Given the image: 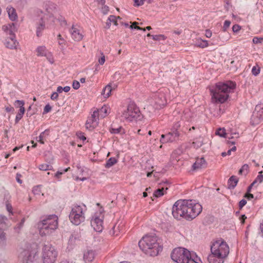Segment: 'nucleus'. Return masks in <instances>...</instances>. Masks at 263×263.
Returning a JSON list of instances; mask_svg holds the SVG:
<instances>
[{
  "label": "nucleus",
  "instance_id": "obj_1",
  "mask_svg": "<svg viewBox=\"0 0 263 263\" xmlns=\"http://www.w3.org/2000/svg\"><path fill=\"white\" fill-rule=\"evenodd\" d=\"M202 207L199 203L193 200H179L172 207V215L177 219L184 218L191 220L196 218L202 211Z\"/></svg>",
  "mask_w": 263,
  "mask_h": 263
},
{
  "label": "nucleus",
  "instance_id": "obj_2",
  "mask_svg": "<svg viewBox=\"0 0 263 263\" xmlns=\"http://www.w3.org/2000/svg\"><path fill=\"white\" fill-rule=\"evenodd\" d=\"M235 87V83L231 81L217 83L210 89L212 102L214 103H224L229 98L230 93L233 92Z\"/></svg>",
  "mask_w": 263,
  "mask_h": 263
},
{
  "label": "nucleus",
  "instance_id": "obj_3",
  "mask_svg": "<svg viewBox=\"0 0 263 263\" xmlns=\"http://www.w3.org/2000/svg\"><path fill=\"white\" fill-rule=\"evenodd\" d=\"M140 249L146 254L156 256L162 250L156 236L146 235L139 241Z\"/></svg>",
  "mask_w": 263,
  "mask_h": 263
},
{
  "label": "nucleus",
  "instance_id": "obj_4",
  "mask_svg": "<svg viewBox=\"0 0 263 263\" xmlns=\"http://www.w3.org/2000/svg\"><path fill=\"white\" fill-rule=\"evenodd\" d=\"M172 259L177 263H200L201 260L195 254L185 248L179 247L174 249L171 253Z\"/></svg>",
  "mask_w": 263,
  "mask_h": 263
},
{
  "label": "nucleus",
  "instance_id": "obj_5",
  "mask_svg": "<svg viewBox=\"0 0 263 263\" xmlns=\"http://www.w3.org/2000/svg\"><path fill=\"white\" fill-rule=\"evenodd\" d=\"M58 227V217L51 215L38 222L37 228L41 236H45L52 233Z\"/></svg>",
  "mask_w": 263,
  "mask_h": 263
},
{
  "label": "nucleus",
  "instance_id": "obj_6",
  "mask_svg": "<svg viewBox=\"0 0 263 263\" xmlns=\"http://www.w3.org/2000/svg\"><path fill=\"white\" fill-rule=\"evenodd\" d=\"M86 211L87 207L84 204H73L69 215V220L74 225L80 224L85 220Z\"/></svg>",
  "mask_w": 263,
  "mask_h": 263
},
{
  "label": "nucleus",
  "instance_id": "obj_7",
  "mask_svg": "<svg viewBox=\"0 0 263 263\" xmlns=\"http://www.w3.org/2000/svg\"><path fill=\"white\" fill-rule=\"evenodd\" d=\"M58 252L51 244H44L42 249V259L43 263H54Z\"/></svg>",
  "mask_w": 263,
  "mask_h": 263
},
{
  "label": "nucleus",
  "instance_id": "obj_8",
  "mask_svg": "<svg viewBox=\"0 0 263 263\" xmlns=\"http://www.w3.org/2000/svg\"><path fill=\"white\" fill-rule=\"evenodd\" d=\"M211 252L226 258L229 253V247L223 240H218L213 242L211 246Z\"/></svg>",
  "mask_w": 263,
  "mask_h": 263
},
{
  "label": "nucleus",
  "instance_id": "obj_9",
  "mask_svg": "<svg viewBox=\"0 0 263 263\" xmlns=\"http://www.w3.org/2000/svg\"><path fill=\"white\" fill-rule=\"evenodd\" d=\"M140 116L139 108L134 103H129L122 113V117L128 121L137 119Z\"/></svg>",
  "mask_w": 263,
  "mask_h": 263
},
{
  "label": "nucleus",
  "instance_id": "obj_10",
  "mask_svg": "<svg viewBox=\"0 0 263 263\" xmlns=\"http://www.w3.org/2000/svg\"><path fill=\"white\" fill-rule=\"evenodd\" d=\"M104 214L102 211L96 212L92 217L91 226L96 232L102 231L103 226Z\"/></svg>",
  "mask_w": 263,
  "mask_h": 263
},
{
  "label": "nucleus",
  "instance_id": "obj_11",
  "mask_svg": "<svg viewBox=\"0 0 263 263\" xmlns=\"http://www.w3.org/2000/svg\"><path fill=\"white\" fill-rule=\"evenodd\" d=\"M263 120V105L258 104L255 106V110L251 118V123L257 125Z\"/></svg>",
  "mask_w": 263,
  "mask_h": 263
},
{
  "label": "nucleus",
  "instance_id": "obj_12",
  "mask_svg": "<svg viewBox=\"0 0 263 263\" xmlns=\"http://www.w3.org/2000/svg\"><path fill=\"white\" fill-rule=\"evenodd\" d=\"M14 24L12 23L11 25H8V26H4L3 29L9 30V34L11 35L10 37H8L5 42V45L6 47L13 49H15L18 45V42L15 39V36L12 32V30L11 29L12 26L14 27Z\"/></svg>",
  "mask_w": 263,
  "mask_h": 263
},
{
  "label": "nucleus",
  "instance_id": "obj_13",
  "mask_svg": "<svg viewBox=\"0 0 263 263\" xmlns=\"http://www.w3.org/2000/svg\"><path fill=\"white\" fill-rule=\"evenodd\" d=\"M98 111H93L91 116L88 118L85 124L86 129L90 131H92L98 125Z\"/></svg>",
  "mask_w": 263,
  "mask_h": 263
},
{
  "label": "nucleus",
  "instance_id": "obj_14",
  "mask_svg": "<svg viewBox=\"0 0 263 263\" xmlns=\"http://www.w3.org/2000/svg\"><path fill=\"white\" fill-rule=\"evenodd\" d=\"M35 51L37 57H45L50 64H53L54 60L51 52L48 51L45 46H38Z\"/></svg>",
  "mask_w": 263,
  "mask_h": 263
},
{
  "label": "nucleus",
  "instance_id": "obj_15",
  "mask_svg": "<svg viewBox=\"0 0 263 263\" xmlns=\"http://www.w3.org/2000/svg\"><path fill=\"white\" fill-rule=\"evenodd\" d=\"M154 107L156 109L162 108L166 103L164 93L160 91L155 95L153 98Z\"/></svg>",
  "mask_w": 263,
  "mask_h": 263
},
{
  "label": "nucleus",
  "instance_id": "obj_16",
  "mask_svg": "<svg viewBox=\"0 0 263 263\" xmlns=\"http://www.w3.org/2000/svg\"><path fill=\"white\" fill-rule=\"evenodd\" d=\"M180 134L176 129L171 130L165 135L162 134L160 139V142L162 143L167 142H173L178 139Z\"/></svg>",
  "mask_w": 263,
  "mask_h": 263
},
{
  "label": "nucleus",
  "instance_id": "obj_17",
  "mask_svg": "<svg viewBox=\"0 0 263 263\" xmlns=\"http://www.w3.org/2000/svg\"><path fill=\"white\" fill-rule=\"evenodd\" d=\"M34 254L30 250H24L20 254L19 257L23 263H33Z\"/></svg>",
  "mask_w": 263,
  "mask_h": 263
},
{
  "label": "nucleus",
  "instance_id": "obj_18",
  "mask_svg": "<svg viewBox=\"0 0 263 263\" xmlns=\"http://www.w3.org/2000/svg\"><path fill=\"white\" fill-rule=\"evenodd\" d=\"M70 33L71 34L72 38L77 42L81 41L83 38V34L81 29L79 27L74 25H72L70 30Z\"/></svg>",
  "mask_w": 263,
  "mask_h": 263
},
{
  "label": "nucleus",
  "instance_id": "obj_19",
  "mask_svg": "<svg viewBox=\"0 0 263 263\" xmlns=\"http://www.w3.org/2000/svg\"><path fill=\"white\" fill-rule=\"evenodd\" d=\"M124 228V223L121 220H118L116 223L114 224L112 229L110 231V234L118 236L120 232H122Z\"/></svg>",
  "mask_w": 263,
  "mask_h": 263
},
{
  "label": "nucleus",
  "instance_id": "obj_20",
  "mask_svg": "<svg viewBox=\"0 0 263 263\" xmlns=\"http://www.w3.org/2000/svg\"><path fill=\"white\" fill-rule=\"evenodd\" d=\"M224 259L221 256H219L218 254L212 252L208 257L209 263H223Z\"/></svg>",
  "mask_w": 263,
  "mask_h": 263
},
{
  "label": "nucleus",
  "instance_id": "obj_21",
  "mask_svg": "<svg viewBox=\"0 0 263 263\" xmlns=\"http://www.w3.org/2000/svg\"><path fill=\"white\" fill-rule=\"evenodd\" d=\"M206 166L205 160L203 158L197 159L192 165L193 171H197L199 169L204 168Z\"/></svg>",
  "mask_w": 263,
  "mask_h": 263
},
{
  "label": "nucleus",
  "instance_id": "obj_22",
  "mask_svg": "<svg viewBox=\"0 0 263 263\" xmlns=\"http://www.w3.org/2000/svg\"><path fill=\"white\" fill-rule=\"evenodd\" d=\"M46 12L50 15H53L57 11V5L51 2H48L45 4Z\"/></svg>",
  "mask_w": 263,
  "mask_h": 263
},
{
  "label": "nucleus",
  "instance_id": "obj_23",
  "mask_svg": "<svg viewBox=\"0 0 263 263\" xmlns=\"http://www.w3.org/2000/svg\"><path fill=\"white\" fill-rule=\"evenodd\" d=\"M95 258V253L92 250H87L84 253L83 259L86 263H90Z\"/></svg>",
  "mask_w": 263,
  "mask_h": 263
},
{
  "label": "nucleus",
  "instance_id": "obj_24",
  "mask_svg": "<svg viewBox=\"0 0 263 263\" xmlns=\"http://www.w3.org/2000/svg\"><path fill=\"white\" fill-rule=\"evenodd\" d=\"M109 107L104 105L100 109H96L95 111H98V117L104 118L109 114Z\"/></svg>",
  "mask_w": 263,
  "mask_h": 263
},
{
  "label": "nucleus",
  "instance_id": "obj_25",
  "mask_svg": "<svg viewBox=\"0 0 263 263\" xmlns=\"http://www.w3.org/2000/svg\"><path fill=\"white\" fill-rule=\"evenodd\" d=\"M7 11L8 12L9 18L12 21H15L17 18V15L15 9L12 7L9 6L7 8Z\"/></svg>",
  "mask_w": 263,
  "mask_h": 263
},
{
  "label": "nucleus",
  "instance_id": "obj_26",
  "mask_svg": "<svg viewBox=\"0 0 263 263\" xmlns=\"http://www.w3.org/2000/svg\"><path fill=\"white\" fill-rule=\"evenodd\" d=\"M49 131L46 129L45 131L42 132L39 137L36 138V141L40 143L43 144L45 143V140L49 135Z\"/></svg>",
  "mask_w": 263,
  "mask_h": 263
},
{
  "label": "nucleus",
  "instance_id": "obj_27",
  "mask_svg": "<svg viewBox=\"0 0 263 263\" xmlns=\"http://www.w3.org/2000/svg\"><path fill=\"white\" fill-rule=\"evenodd\" d=\"M238 180L235 176H231L228 180L229 189H234L238 183Z\"/></svg>",
  "mask_w": 263,
  "mask_h": 263
},
{
  "label": "nucleus",
  "instance_id": "obj_28",
  "mask_svg": "<svg viewBox=\"0 0 263 263\" xmlns=\"http://www.w3.org/2000/svg\"><path fill=\"white\" fill-rule=\"evenodd\" d=\"M111 91L112 87L110 84H108L106 85L103 89L102 95L105 98H108L111 94Z\"/></svg>",
  "mask_w": 263,
  "mask_h": 263
},
{
  "label": "nucleus",
  "instance_id": "obj_29",
  "mask_svg": "<svg viewBox=\"0 0 263 263\" xmlns=\"http://www.w3.org/2000/svg\"><path fill=\"white\" fill-rule=\"evenodd\" d=\"M195 45L200 48H205L209 46L208 42L206 40H203L201 39H198L196 40Z\"/></svg>",
  "mask_w": 263,
  "mask_h": 263
},
{
  "label": "nucleus",
  "instance_id": "obj_30",
  "mask_svg": "<svg viewBox=\"0 0 263 263\" xmlns=\"http://www.w3.org/2000/svg\"><path fill=\"white\" fill-rule=\"evenodd\" d=\"M117 159L114 157L110 158L105 164L106 168H110L117 162Z\"/></svg>",
  "mask_w": 263,
  "mask_h": 263
},
{
  "label": "nucleus",
  "instance_id": "obj_31",
  "mask_svg": "<svg viewBox=\"0 0 263 263\" xmlns=\"http://www.w3.org/2000/svg\"><path fill=\"white\" fill-rule=\"evenodd\" d=\"M7 218L3 215H0V230L5 229L7 227L6 221Z\"/></svg>",
  "mask_w": 263,
  "mask_h": 263
},
{
  "label": "nucleus",
  "instance_id": "obj_32",
  "mask_svg": "<svg viewBox=\"0 0 263 263\" xmlns=\"http://www.w3.org/2000/svg\"><path fill=\"white\" fill-rule=\"evenodd\" d=\"M25 111V109H23L22 108L21 109H19V111L17 115H16L15 119V123H17L23 118L24 113Z\"/></svg>",
  "mask_w": 263,
  "mask_h": 263
},
{
  "label": "nucleus",
  "instance_id": "obj_33",
  "mask_svg": "<svg viewBox=\"0 0 263 263\" xmlns=\"http://www.w3.org/2000/svg\"><path fill=\"white\" fill-rule=\"evenodd\" d=\"M45 27V24L43 23V22L42 21L41 23H40L36 27V35L39 37L42 35V32L44 29Z\"/></svg>",
  "mask_w": 263,
  "mask_h": 263
},
{
  "label": "nucleus",
  "instance_id": "obj_34",
  "mask_svg": "<svg viewBox=\"0 0 263 263\" xmlns=\"http://www.w3.org/2000/svg\"><path fill=\"white\" fill-rule=\"evenodd\" d=\"M6 246V234L4 232L0 233V247L3 248Z\"/></svg>",
  "mask_w": 263,
  "mask_h": 263
},
{
  "label": "nucleus",
  "instance_id": "obj_35",
  "mask_svg": "<svg viewBox=\"0 0 263 263\" xmlns=\"http://www.w3.org/2000/svg\"><path fill=\"white\" fill-rule=\"evenodd\" d=\"M167 190V188H166L165 190L164 188L158 189L154 193V196L157 198L160 197L164 194L165 191Z\"/></svg>",
  "mask_w": 263,
  "mask_h": 263
},
{
  "label": "nucleus",
  "instance_id": "obj_36",
  "mask_svg": "<svg viewBox=\"0 0 263 263\" xmlns=\"http://www.w3.org/2000/svg\"><path fill=\"white\" fill-rule=\"evenodd\" d=\"M25 102L23 100H16L14 103V105L16 108H19L20 109L22 108L25 109L24 107Z\"/></svg>",
  "mask_w": 263,
  "mask_h": 263
},
{
  "label": "nucleus",
  "instance_id": "obj_37",
  "mask_svg": "<svg viewBox=\"0 0 263 263\" xmlns=\"http://www.w3.org/2000/svg\"><path fill=\"white\" fill-rule=\"evenodd\" d=\"M248 170H249V165L247 164H245L239 170V174H241V175L244 174L246 175L248 172Z\"/></svg>",
  "mask_w": 263,
  "mask_h": 263
},
{
  "label": "nucleus",
  "instance_id": "obj_38",
  "mask_svg": "<svg viewBox=\"0 0 263 263\" xmlns=\"http://www.w3.org/2000/svg\"><path fill=\"white\" fill-rule=\"evenodd\" d=\"M39 168L41 171L50 170L52 168V166L47 164H42L39 166Z\"/></svg>",
  "mask_w": 263,
  "mask_h": 263
},
{
  "label": "nucleus",
  "instance_id": "obj_39",
  "mask_svg": "<svg viewBox=\"0 0 263 263\" xmlns=\"http://www.w3.org/2000/svg\"><path fill=\"white\" fill-rule=\"evenodd\" d=\"M152 37L155 41H164L166 39V37L163 34L152 35Z\"/></svg>",
  "mask_w": 263,
  "mask_h": 263
},
{
  "label": "nucleus",
  "instance_id": "obj_40",
  "mask_svg": "<svg viewBox=\"0 0 263 263\" xmlns=\"http://www.w3.org/2000/svg\"><path fill=\"white\" fill-rule=\"evenodd\" d=\"M108 18V21H109L111 23H112L113 24H114L116 26H117L118 25L117 20L121 19V18L119 16L116 17L114 15H110Z\"/></svg>",
  "mask_w": 263,
  "mask_h": 263
},
{
  "label": "nucleus",
  "instance_id": "obj_41",
  "mask_svg": "<svg viewBox=\"0 0 263 263\" xmlns=\"http://www.w3.org/2000/svg\"><path fill=\"white\" fill-rule=\"evenodd\" d=\"M57 39L59 45L61 46L62 48H63L65 43V40L62 37L60 34L58 35Z\"/></svg>",
  "mask_w": 263,
  "mask_h": 263
},
{
  "label": "nucleus",
  "instance_id": "obj_42",
  "mask_svg": "<svg viewBox=\"0 0 263 263\" xmlns=\"http://www.w3.org/2000/svg\"><path fill=\"white\" fill-rule=\"evenodd\" d=\"M216 134L219 136L221 137H226V133L224 128H219L216 132Z\"/></svg>",
  "mask_w": 263,
  "mask_h": 263
},
{
  "label": "nucleus",
  "instance_id": "obj_43",
  "mask_svg": "<svg viewBox=\"0 0 263 263\" xmlns=\"http://www.w3.org/2000/svg\"><path fill=\"white\" fill-rule=\"evenodd\" d=\"M261 173H262L261 172L259 173L258 175L257 176L256 179L253 182L255 183V184L256 183H257V182L260 183L262 182V181H263V175L261 174Z\"/></svg>",
  "mask_w": 263,
  "mask_h": 263
},
{
  "label": "nucleus",
  "instance_id": "obj_44",
  "mask_svg": "<svg viewBox=\"0 0 263 263\" xmlns=\"http://www.w3.org/2000/svg\"><path fill=\"white\" fill-rule=\"evenodd\" d=\"M260 72V68L256 66H253L252 69V74L256 76H257Z\"/></svg>",
  "mask_w": 263,
  "mask_h": 263
},
{
  "label": "nucleus",
  "instance_id": "obj_45",
  "mask_svg": "<svg viewBox=\"0 0 263 263\" xmlns=\"http://www.w3.org/2000/svg\"><path fill=\"white\" fill-rule=\"evenodd\" d=\"M137 22H134L132 25H131L130 26V28L132 29H138V30H143V31H145V29L144 28H141L139 26H138L137 25Z\"/></svg>",
  "mask_w": 263,
  "mask_h": 263
},
{
  "label": "nucleus",
  "instance_id": "obj_46",
  "mask_svg": "<svg viewBox=\"0 0 263 263\" xmlns=\"http://www.w3.org/2000/svg\"><path fill=\"white\" fill-rule=\"evenodd\" d=\"M134 2V6L138 7L144 4L145 0H133Z\"/></svg>",
  "mask_w": 263,
  "mask_h": 263
},
{
  "label": "nucleus",
  "instance_id": "obj_47",
  "mask_svg": "<svg viewBox=\"0 0 263 263\" xmlns=\"http://www.w3.org/2000/svg\"><path fill=\"white\" fill-rule=\"evenodd\" d=\"M101 57L99 59L98 62L100 65H102L104 64V63L105 62V57L103 52H101Z\"/></svg>",
  "mask_w": 263,
  "mask_h": 263
},
{
  "label": "nucleus",
  "instance_id": "obj_48",
  "mask_svg": "<svg viewBox=\"0 0 263 263\" xmlns=\"http://www.w3.org/2000/svg\"><path fill=\"white\" fill-rule=\"evenodd\" d=\"M69 169L70 167H68L67 168L63 170L62 171H58L57 173L55 174V177H56L57 178H59L61 175L67 172Z\"/></svg>",
  "mask_w": 263,
  "mask_h": 263
},
{
  "label": "nucleus",
  "instance_id": "obj_49",
  "mask_svg": "<svg viewBox=\"0 0 263 263\" xmlns=\"http://www.w3.org/2000/svg\"><path fill=\"white\" fill-rule=\"evenodd\" d=\"M101 11L104 14H106L109 11V7L105 5H102Z\"/></svg>",
  "mask_w": 263,
  "mask_h": 263
},
{
  "label": "nucleus",
  "instance_id": "obj_50",
  "mask_svg": "<svg viewBox=\"0 0 263 263\" xmlns=\"http://www.w3.org/2000/svg\"><path fill=\"white\" fill-rule=\"evenodd\" d=\"M80 87V82L74 80L72 83V87L74 89H78Z\"/></svg>",
  "mask_w": 263,
  "mask_h": 263
},
{
  "label": "nucleus",
  "instance_id": "obj_51",
  "mask_svg": "<svg viewBox=\"0 0 263 263\" xmlns=\"http://www.w3.org/2000/svg\"><path fill=\"white\" fill-rule=\"evenodd\" d=\"M51 110V107L50 106V105L48 104L47 105H46V106L44 107V110H43V114H47L48 112H49V111H50Z\"/></svg>",
  "mask_w": 263,
  "mask_h": 263
},
{
  "label": "nucleus",
  "instance_id": "obj_52",
  "mask_svg": "<svg viewBox=\"0 0 263 263\" xmlns=\"http://www.w3.org/2000/svg\"><path fill=\"white\" fill-rule=\"evenodd\" d=\"M230 24L231 22L230 21L226 20L224 21L223 26V29L224 31L230 27Z\"/></svg>",
  "mask_w": 263,
  "mask_h": 263
},
{
  "label": "nucleus",
  "instance_id": "obj_53",
  "mask_svg": "<svg viewBox=\"0 0 263 263\" xmlns=\"http://www.w3.org/2000/svg\"><path fill=\"white\" fill-rule=\"evenodd\" d=\"M247 203V200L246 199H242L239 202V209H241Z\"/></svg>",
  "mask_w": 263,
  "mask_h": 263
},
{
  "label": "nucleus",
  "instance_id": "obj_54",
  "mask_svg": "<svg viewBox=\"0 0 263 263\" xmlns=\"http://www.w3.org/2000/svg\"><path fill=\"white\" fill-rule=\"evenodd\" d=\"M121 127L116 128H112L110 129V132L112 134H118L121 132Z\"/></svg>",
  "mask_w": 263,
  "mask_h": 263
},
{
  "label": "nucleus",
  "instance_id": "obj_55",
  "mask_svg": "<svg viewBox=\"0 0 263 263\" xmlns=\"http://www.w3.org/2000/svg\"><path fill=\"white\" fill-rule=\"evenodd\" d=\"M59 95L58 93V92H53L50 98L52 100H57L58 98Z\"/></svg>",
  "mask_w": 263,
  "mask_h": 263
},
{
  "label": "nucleus",
  "instance_id": "obj_56",
  "mask_svg": "<svg viewBox=\"0 0 263 263\" xmlns=\"http://www.w3.org/2000/svg\"><path fill=\"white\" fill-rule=\"evenodd\" d=\"M6 209L7 210V211L12 214H13V212H12V206L11 205V204L9 203H7L6 204Z\"/></svg>",
  "mask_w": 263,
  "mask_h": 263
},
{
  "label": "nucleus",
  "instance_id": "obj_57",
  "mask_svg": "<svg viewBox=\"0 0 263 263\" xmlns=\"http://www.w3.org/2000/svg\"><path fill=\"white\" fill-rule=\"evenodd\" d=\"M193 145L195 147H199L202 146V142L199 141H195L193 142Z\"/></svg>",
  "mask_w": 263,
  "mask_h": 263
},
{
  "label": "nucleus",
  "instance_id": "obj_58",
  "mask_svg": "<svg viewBox=\"0 0 263 263\" xmlns=\"http://www.w3.org/2000/svg\"><path fill=\"white\" fill-rule=\"evenodd\" d=\"M262 38H259L257 37H254L253 39V42L254 44H258V43H261L262 40Z\"/></svg>",
  "mask_w": 263,
  "mask_h": 263
},
{
  "label": "nucleus",
  "instance_id": "obj_59",
  "mask_svg": "<svg viewBox=\"0 0 263 263\" xmlns=\"http://www.w3.org/2000/svg\"><path fill=\"white\" fill-rule=\"evenodd\" d=\"M32 192L34 194L38 195L41 193V191L38 186H36L33 188Z\"/></svg>",
  "mask_w": 263,
  "mask_h": 263
},
{
  "label": "nucleus",
  "instance_id": "obj_60",
  "mask_svg": "<svg viewBox=\"0 0 263 263\" xmlns=\"http://www.w3.org/2000/svg\"><path fill=\"white\" fill-rule=\"evenodd\" d=\"M244 197L247 198L248 200H251L254 198V195L250 193H246L244 195Z\"/></svg>",
  "mask_w": 263,
  "mask_h": 263
},
{
  "label": "nucleus",
  "instance_id": "obj_61",
  "mask_svg": "<svg viewBox=\"0 0 263 263\" xmlns=\"http://www.w3.org/2000/svg\"><path fill=\"white\" fill-rule=\"evenodd\" d=\"M240 29V27L238 25H234L232 27V30L234 32H237Z\"/></svg>",
  "mask_w": 263,
  "mask_h": 263
},
{
  "label": "nucleus",
  "instance_id": "obj_62",
  "mask_svg": "<svg viewBox=\"0 0 263 263\" xmlns=\"http://www.w3.org/2000/svg\"><path fill=\"white\" fill-rule=\"evenodd\" d=\"M180 124H179V123L176 122L174 124L171 130H175V129H176L177 130L178 128H179L180 127Z\"/></svg>",
  "mask_w": 263,
  "mask_h": 263
},
{
  "label": "nucleus",
  "instance_id": "obj_63",
  "mask_svg": "<svg viewBox=\"0 0 263 263\" xmlns=\"http://www.w3.org/2000/svg\"><path fill=\"white\" fill-rule=\"evenodd\" d=\"M212 33L210 30L207 29L205 30V35L206 37L210 38L212 36Z\"/></svg>",
  "mask_w": 263,
  "mask_h": 263
},
{
  "label": "nucleus",
  "instance_id": "obj_64",
  "mask_svg": "<svg viewBox=\"0 0 263 263\" xmlns=\"http://www.w3.org/2000/svg\"><path fill=\"white\" fill-rule=\"evenodd\" d=\"M77 136L81 140H86V138L83 135V134L82 133H78L77 134Z\"/></svg>",
  "mask_w": 263,
  "mask_h": 263
}]
</instances>
